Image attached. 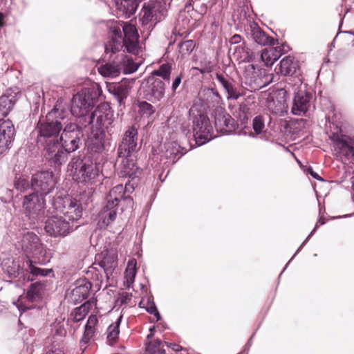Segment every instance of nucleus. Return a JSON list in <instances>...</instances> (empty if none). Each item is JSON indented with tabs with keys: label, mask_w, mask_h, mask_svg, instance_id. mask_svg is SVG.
Masks as SVG:
<instances>
[{
	"label": "nucleus",
	"mask_w": 354,
	"mask_h": 354,
	"mask_svg": "<svg viewBox=\"0 0 354 354\" xmlns=\"http://www.w3.org/2000/svg\"><path fill=\"white\" fill-rule=\"evenodd\" d=\"M101 93L98 84L82 88L72 98L71 113L80 118V122L84 120V127L93 124L96 129H105L111 134L114 118L113 111L108 103L100 104L93 112L88 113L89 109L93 106Z\"/></svg>",
	"instance_id": "f257e3e1"
},
{
	"label": "nucleus",
	"mask_w": 354,
	"mask_h": 354,
	"mask_svg": "<svg viewBox=\"0 0 354 354\" xmlns=\"http://www.w3.org/2000/svg\"><path fill=\"white\" fill-rule=\"evenodd\" d=\"M68 111L58 103L44 118L39 120L37 124L38 141L45 146L46 158L55 167L62 165L68 158L60 148L58 139L61 130L68 121Z\"/></svg>",
	"instance_id": "f03ea898"
},
{
	"label": "nucleus",
	"mask_w": 354,
	"mask_h": 354,
	"mask_svg": "<svg viewBox=\"0 0 354 354\" xmlns=\"http://www.w3.org/2000/svg\"><path fill=\"white\" fill-rule=\"evenodd\" d=\"M113 35L105 45L106 54H113L120 52L124 46L127 50L133 55H139L142 48L139 44V35L136 26L129 23H124L122 30L120 27L114 28Z\"/></svg>",
	"instance_id": "7ed1b4c3"
},
{
	"label": "nucleus",
	"mask_w": 354,
	"mask_h": 354,
	"mask_svg": "<svg viewBox=\"0 0 354 354\" xmlns=\"http://www.w3.org/2000/svg\"><path fill=\"white\" fill-rule=\"evenodd\" d=\"M17 242L26 256L35 259L38 263H45L46 250L39 236L30 231H22L17 236Z\"/></svg>",
	"instance_id": "20e7f679"
},
{
	"label": "nucleus",
	"mask_w": 354,
	"mask_h": 354,
	"mask_svg": "<svg viewBox=\"0 0 354 354\" xmlns=\"http://www.w3.org/2000/svg\"><path fill=\"white\" fill-rule=\"evenodd\" d=\"M68 169L72 172L73 178L81 183H86L95 178L98 174L96 165L87 158H73L68 165Z\"/></svg>",
	"instance_id": "39448f33"
},
{
	"label": "nucleus",
	"mask_w": 354,
	"mask_h": 354,
	"mask_svg": "<svg viewBox=\"0 0 354 354\" xmlns=\"http://www.w3.org/2000/svg\"><path fill=\"white\" fill-rule=\"evenodd\" d=\"M45 200L42 194L32 193L24 197L22 207L30 223H35L44 216Z\"/></svg>",
	"instance_id": "423d86ee"
},
{
	"label": "nucleus",
	"mask_w": 354,
	"mask_h": 354,
	"mask_svg": "<svg viewBox=\"0 0 354 354\" xmlns=\"http://www.w3.org/2000/svg\"><path fill=\"white\" fill-rule=\"evenodd\" d=\"M55 210L73 224L82 215V203L71 197H57L53 203Z\"/></svg>",
	"instance_id": "0eeeda50"
},
{
	"label": "nucleus",
	"mask_w": 354,
	"mask_h": 354,
	"mask_svg": "<svg viewBox=\"0 0 354 354\" xmlns=\"http://www.w3.org/2000/svg\"><path fill=\"white\" fill-rule=\"evenodd\" d=\"M80 130L74 122H66L63 131L59 136L60 148L66 153L75 151L79 148Z\"/></svg>",
	"instance_id": "6e6552de"
},
{
	"label": "nucleus",
	"mask_w": 354,
	"mask_h": 354,
	"mask_svg": "<svg viewBox=\"0 0 354 354\" xmlns=\"http://www.w3.org/2000/svg\"><path fill=\"white\" fill-rule=\"evenodd\" d=\"M165 10L160 2L145 3L141 10L140 21L145 30L151 31L157 22L165 17Z\"/></svg>",
	"instance_id": "1a4fd4ad"
},
{
	"label": "nucleus",
	"mask_w": 354,
	"mask_h": 354,
	"mask_svg": "<svg viewBox=\"0 0 354 354\" xmlns=\"http://www.w3.org/2000/svg\"><path fill=\"white\" fill-rule=\"evenodd\" d=\"M192 123L193 135L198 145H203L215 137L209 119L205 114L194 115Z\"/></svg>",
	"instance_id": "9d476101"
},
{
	"label": "nucleus",
	"mask_w": 354,
	"mask_h": 354,
	"mask_svg": "<svg viewBox=\"0 0 354 354\" xmlns=\"http://www.w3.org/2000/svg\"><path fill=\"white\" fill-rule=\"evenodd\" d=\"M44 228L46 233L51 236L64 237L72 232L76 227H74L71 222L56 212L55 214L47 219Z\"/></svg>",
	"instance_id": "9b49d317"
},
{
	"label": "nucleus",
	"mask_w": 354,
	"mask_h": 354,
	"mask_svg": "<svg viewBox=\"0 0 354 354\" xmlns=\"http://www.w3.org/2000/svg\"><path fill=\"white\" fill-rule=\"evenodd\" d=\"M56 180L52 171L38 172L32 176L31 187L42 195L50 193L55 187Z\"/></svg>",
	"instance_id": "f8f14e48"
},
{
	"label": "nucleus",
	"mask_w": 354,
	"mask_h": 354,
	"mask_svg": "<svg viewBox=\"0 0 354 354\" xmlns=\"http://www.w3.org/2000/svg\"><path fill=\"white\" fill-rule=\"evenodd\" d=\"M299 86L295 88V97L292 101L291 112L295 115H304L310 106L311 94L305 90L300 80H298Z\"/></svg>",
	"instance_id": "ddd939ff"
},
{
	"label": "nucleus",
	"mask_w": 354,
	"mask_h": 354,
	"mask_svg": "<svg viewBox=\"0 0 354 354\" xmlns=\"http://www.w3.org/2000/svg\"><path fill=\"white\" fill-rule=\"evenodd\" d=\"M15 129L12 122L8 120H0V155L6 153L15 140Z\"/></svg>",
	"instance_id": "4468645a"
},
{
	"label": "nucleus",
	"mask_w": 354,
	"mask_h": 354,
	"mask_svg": "<svg viewBox=\"0 0 354 354\" xmlns=\"http://www.w3.org/2000/svg\"><path fill=\"white\" fill-rule=\"evenodd\" d=\"M138 140V131L134 127L127 130L118 149V157L129 156L136 151Z\"/></svg>",
	"instance_id": "2eb2a0df"
},
{
	"label": "nucleus",
	"mask_w": 354,
	"mask_h": 354,
	"mask_svg": "<svg viewBox=\"0 0 354 354\" xmlns=\"http://www.w3.org/2000/svg\"><path fill=\"white\" fill-rule=\"evenodd\" d=\"M215 128L218 132L228 134L234 131L236 122L222 108H217L214 116Z\"/></svg>",
	"instance_id": "dca6fc26"
},
{
	"label": "nucleus",
	"mask_w": 354,
	"mask_h": 354,
	"mask_svg": "<svg viewBox=\"0 0 354 354\" xmlns=\"http://www.w3.org/2000/svg\"><path fill=\"white\" fill-rule=\"evenodd\" d=\"M97 259L99 261L98 265L104 270L106 278L109 279L118 265L117 252L113 249L106 250L98 255Z\"/></svg>",
	"instance_id": "f3484780"
},
{
	"label": "nucleus",
	"mask_w": 354,
	"mask_h": 354,
	"mask_svg": "<svg viewBox=\"0 0 354 354\" xmlns=\"http://www.w3.org/2000/svg\"><path fill=\"white\" fill-rule=\"evenodd\" d=\"M134 82V79H123L120 82L109 85V91L114 95L121 105L129 95Z\"/></svg>",
	"instance_id": "a211bd4d"
},
{
	"label": "nucleus",
	"mask_w": 354,
	"mask_h": 354,
	"mask_svg": "<svg viewBox=\"0 0 354 354\" xmlns=\"http://www.w3.org/2000/svg\"><path fill=\"white\" fill-rule=\"evenodd\" d=\"M336 148L347 157H354V138L347 136L333 135L331 137Z\"/></svg>",
	"instance_id": "6ab92c4d"
},
{
	"label": "nucleus",
	"mask_w": 354,
	"mask_h": 354,
	"mask_svg": "<svg viewBox=\"0 0 354 354\" xmlns=\"http://www.w3.org/2000/svg\"><path fill=\"white\" fill-rule=\"evenodd\" d=\"M264 74V70L257 68L255 65L252 64H248L244 71L245 78L250 85L259 88L266 85V82L262 80V77Z\"/></svg>",
	"instance_id": "aec40b11"
},
{
	"label": "nucleus",
	"mask_w": 354,
	"mask_h": 354,
	"mask_svg": "<svg viewBox=\"0 0 354 354\" xmlns=\"http://www.w3.org/2000/svg\"><path fill=\"white\" fill-rule=\"evenodd\" d=\"M126 187L127 185L124 187L122 185H118L112 188L106 197V204L117 207L121 201L130 203L131 198L125 196Z\"/></svg>",
	"instance_id": "412c9836"
},
{
	"label": "nucleus",
	"mask_w": 354,
	"mask_h": 354,
	"mask_svg": "<svg viewBox=\"0 0 354 354\" xmlns=\"http://www.w3.org/2000/svg\"><path fill=\"white\" fill-rule=\"evenodd\" d=\"M165 84L160 80H154L145 91L147 100L152 102L160 101L165 95Z\"/></svg>",
	"instance_id": "4be33fe9"
},
{
	"label": "nucleus",
	"mask_w": 354,
	"mask_h": 354,
	"mask_svg": "<svg viewBox=\"0 0 354 354\" xmlns=\"http://www.w3.org/2000/svg\"><path fill=\"white\" fill-rule=\"evenodd\" d=\"M286 51L283 45L266 48L262 51L261 59L267 66H272Z\"/></svg>",
	"instance_id": "5701e85b"
},
{
	"label": "nucleus",
	"mask_w": 354,
	"mask_h": 354,
	"mask_svg": "<svg viewBox=\"0 0 354 354\" xmlns=\"http://www.w3.org/2000/svg\"><path fill=\"white\" fill-rule=\"evenodd\" d=\"M250 28V37L255 43L261 46L274 44V39L268 36L257 24L252 23Z\"/></svg>",
	"instance_id": "b1692460"
},
{
	"label": "nucleus",
	"mask_w": 354,
	"mask_h": 354,
	"mask_svg": "<svg viewBox=\"0 0 354 354\" xmlns=\"http://www.w3.org/2000/svg\"><path fill=\"white\" fill-rule=\"evenodd\" d=\"M120 17H130L138 7L137 0H113Z\"/></svg>",
	"instance_id": "393cba45"
},
{
	"label": "nucleus",
	"mask_w": 354,
	"mask_h": 354,
	"mask_svg": "<svg viewBox=\"0 0 354 354\" xmlns=\"http://www.w3.org/2000/svg\"><path fill=\"white\" fill-rule=\"evenodd\" d=\"M91 288V283L86 280L80 281L71 291V300L74 303H80L87 298Z\"/></svg>",
	"instance_id": "a878e982"
},
{
	"label": "nucleus",
	"mask_w": 354,
	"mask_h": 354,
	"mask_svg": "<svg viewBox=\"0 0 354 354\" xmlns=\"http://www.w3.org/2000/svg\"><path fill=\"white\" fill-rule=\"evenodd\" d=\"M119 158H121V161L119 164L120 175L123 177L128 176L132 179L137 177L140 171L136 165L133 160L129 158V156Z\"/></svg>",
	"instance_id": "bb28decb"
},
{
	"label": "nucleus",
	"mask_w": 354,
	"mask_h": 354,
	"mask_svg": "<svg viewBox=\"0 0 354 354\" xmlns=\"http://www.w3.org/2000/svg\"><path fill=\"white\" fill-rule=\"evenodd\" d=\"M116 209L115 207H111L106 204L99 214L98 225L103 228L107 227L113 222L116 217Z\"/></svg>",
	"instance_id": "cd10ccee"
},
{
	"label": "nucleus",
	"mask_w": 354,
	"mask_h": 354,
	"mask_svg": "<svg viewBox=\"0 0 354 354\" xmlns=\"http://www.w3.org/2000/svg\"><path fill=\"white\" fill-rule=\"evenodd\" d=\"M97 323L98 319L96 315H91L89 316L85 326L83 337L80 341L81 346H85L93 337L97 330Z\"/></svg>",
	"instance_id": "c85d7f7f"
},
{
	"label": "nucleus",
	"mask_w": 354,
	"mask_h": 354,
	"mask_svg": "<svg viewBox=\"0 0 354 354\" xmlns=\"http://www.w3.org/2000/svg\"><path fill=\"white\" fill-rule=\"evenodd\" d=\"M98 72L105 77H115L118 76L121 71V67L119 65L118 60H114L112 63H106L98 68Z\"/></svg>",
	"instance_id": "c756f323"
},
{
	"label": "nucleus",
	"mask_w": 354,
	"mask_h": 354,
	"mask_svg": "<svg viewBox=\"0 0 354 354\" xmlns=\"http://www.w3.org/2000/svg\"><path fill=\"white\" fill-rule=\"evenodd\" d=\"M216 79L227 92L228 99L236 100L239 97L240 93L236 88H235L232 82L227 80L224 75L222 74H216Z\"/></svg>",
	"instance_id": "7c9ffc66"
},
{
	"label": "nucleus",
	"mask_w": 354,
	"mask_h": 354,
	"mask_svg": "<svg viewBox=\"0 0 354 354\" xmlns=\"http://www.w3.org/2000/svg\"><path fill=\"white\" fill-rule=\"evenodd\" d=\"M115 59L118 60L121 71L122 70L124 73H132L138 68V65L131 58L124 55L123 53L118 55Z\"/></svg>",
	"instance_id": "2f4dec72"
},
{
	"label": "nucleus",
	"mask_w": 354,
	"mask_h": 354,
	"mask_svg": "<svg viewBox=\"0 0 354 354\" xmlns=\"http://www.w3.org/2000/svg\"><path fill=\"white\" fill-rule=\"evenodd\" d=\"M297 62L291 56L284 57L280 62V73L283 75H292L295 73Z\"/></svg>",
	"instance_id": "473e14b6"
},
{
	"label": "nucleus",
	"mask_w": 354,
	"mask_h": 354,
	"mask_svg": "<svg viewBox=\"0 0 354 354\" xmlns=\"http://www.w3.org/2000/svg\"><path fill=\"white\" fill-rule=\"evenodd\" d=\"M165 156L169 162L175 163L180 157L179 145L175 142H168L165 145Z\"/></svg>",
	"instance_id": "72a5a7b5"
},
{
	"label": "nucleus",
	"mask_w": 354,
	"mask_h": 354,
	"mask_svg": "<svg viewBox=\"0 0 354 354\" xmlns=\"http://www.w3.org/2000/svg\"><path fill=\"white\" fill-rule=\"evenodd\" d=\"M137 261L135 259H131L127 263L124 272V283L127 288H130L134 282L136 275Z\"/></svg>",
	"instance_id": "f704fd0d"
},
{
	"label": "nucleus",
	"mask_w": 354,
	"mask_h": 354,
	"mask_svg": "<svg viewBox=\"0 0 354 354\" xmlns=\"http://www.w3.org/2000/svg\"><path fill=\"white\" fill-rule=\"evenodd\" d=\"M122 316L120 315L117 320L111 324L106 330V339L110 345L114 344L118 339L120 334V325Z\"/></svg>",
	"instance_id": "c9c22d12"
},
{
	"label": "nucleus",
	"mask_w": 354,
	"mask_h": 354,
	"mask_svg": "<svg viewBox=\"0 0 354 354\" xmlns=\"http://www.w3.org/2000/svg\"><path fill=\"white\" fill-rule=\"evenodd\" d=\"M15 101L14 97L7 95L0 97V117H6L12 110Z\"/></svg>",
	"instance_id": "e433bc0d"
},
{
	"label": "nucleus",
	"mask_w": 354,
	"mask_h": 354,
	"mask_svg": "<svg viewBox=\"0 0 354 354\" xmlns=\"http://www.w3.org/2000/svg\"><path fill=\"white\" fill-rule=\"evenodd\" d=\"M105 129H97L93 131L91 133V141L96 150H101L104 148V133Z\"/></svg>",
	"instance_id": "4c0bfd02"
},
{
	"label": "nucleus",
	"mask_w": 354,
	"mask_h": 354,
	"mask_svg": "<svg viewBox=\"0 0 354 354\" xmlns=\"http://www.w3.org/2000/svg\"><path fill=\"white\" fill-rule=\"evenodd\" d=\"M89 305L88 302H86L80 307L75 308L71 313L70 319L73 322H78L82 320L88 313Z\"/></svg>",
	"instance_id": "58836bf2"
},
{
	"label": "nucleus",
	"mask_w": 354,
	"mask_h": 354,
	"mask_svg": "<svg viewBox=\"0 0 354 354\" xmlns=\"http://www.w3.org/2000/svg\"><path fill=\"white\" fill-rule=\"evenodd\" d=\"M164 343L159 339L149 342L146 346V351L149 354H165L163 349Z\"/></svg>",
	"instance_id": "ea45409f"
},
{
	"label": "nucleus",
	"mask_w": 354,
	"mask_h": 354,
	"mask_svg": "<svg viewBox=\"0 0 354 354\" xmlns=\"http://www.w3.org/2000/svg\"><path fill=\"white\" fill-rule=\"evenodd\" d=\"M139 305L140 306L145 308L146 310L150 314L154 315V316L156 317L157 321L160 319V315L154 302L151 301L149 298H147V299H142L140 301Z\"/></svg>",
	"instance_id": "a19ab883"
},
{
	"label": "nucleus",
	"mask_w": 354,
	"mask_h": 354,
	"mask_svg": "<svg viewBox=\"0 0 354 354\" xmlns=\"http://www.w3.org/2000/svg\"><path fill=\"white\" fill-rule=\"evenodd\" d=\"M241 53L237 56V58L241 62H249L253 60L254 55L248 48L238 46L236 48L235 54Z\"/></svg>",
	"instance_id": "79ce46f5"
},
{
	"label": "nucleus",
	"mask_w": 354,
	"mask_h": 354,
	"mask_svg": "<svg viewBox=\"0 0 354 354\" xmlns=\"http://www.w3.org/2000/svg\"><path fill=\"white\" fill-rule=\"evenodd\" d=\"M171 67L169 64H163L158 69L153 71V75L156 76H159L163 78L164 80H169L170 74H171Z\"/></svg>",
	"instance_id": "37998d69"
},
{
	"label": "nucleus",
	"mask_w": 354,
	"mask_h": 354,
	"mask_svg": "<svg viewBox=\"0 0 354 354\" xmlns=\"http://www.w3.org/2000/svg\"><path fill=\"white\" fill-rule=\"evenodd\" d=\"M26 263L28 266V270L30 273L33 276H47L51 272V270L40 268L34 266L32 264V261L30 260L27 261Z\"/></svg>",
	"instance_id": "c03bdc74"
},
{
	"label": "nucleus",
	"mask_w": 354,
	"mask_h": 354,
	"mask_svg": "<svg viewBox=\"0 0 354 354\" xmlns=\"http://www.w3.org/2000/svg\"><path fill=\"white\" fill-rule=\"evenodd\" d=\"M15 187L20 192H25L31 187V183L24 176L17 178L15 181Z\"/></svg>",
	"instance_id": "a18cd8bd"
},
{
	"label": "nucleus",
	"mask_w": 354,
	"mask_h": 354,
	"mask_svg": "<svg viewBox=\"0 0 354 354\" xmlns=\"http://www.w3.org/2000/svg\"><path fill=\"white\" fill-rule=\"evenodd\" d=\"M264 119L263 116L258 115L253 119L252 127L256 134H260L265 128Z\"/></svg>",
	"instance_id": "49530a36"
},
{
	"label": "nucleus",
	"mask_w": 354,
	"mask_h": 354,
	"mask_svg": "<svg viewBox=\"0 0 354 354\" xmlns=\"http://www.w3.org/2000/svg\"><path fill=\"white\" fill-rule=\"evenodd\" d=\"M53 329L55 330V335L60 337H64L66 334V329L64 326V319L62 320H56L53 324Z\"/></svg>",
	"instance_id": "de8ad7c7"
},
{
	"label": "nucleus",
	"mask_w": 354,
	"mask_h": 354,
	"mask_svg": "<svg viewBox=\"0 0 354 354\" xmlns=\"http://www.w3.org/2000/svg\"><path fill=\"white\" fill-rule=\"evenodd\" d=\"M139 111L142 115H151L155 111L153 106L147 102H141L139 104Z\"/></svg>",
	"instance_id": "09e8293b"
},
{
	"label": "nucleus",
	"mask_w": 354,
	"mask_h": 354,
	"mask_svg": "<svg viewBox=\"0 0 354 354\" xmlns=\"http://www.w3.org/2000/svg\"><path fill=\"white\" fill-rule=\"evenodd\" d=\"M195 47V44L192 40H187L180 44V48L183 53H191Z\"/></svg>",
	"instance_id": "8fccbe9b"
},
{
	"label": "nucleus",
	"mask_w": 354,
	"mask_h": 354,
	"mask_svg": "<svg viewBox=\"0 0 354 354\" xmlns=\"http://www.w3.org/2000/svg\"><path fill=\"white\" fill-rule=\"evenodd\" d=\"M193 9H195L200 15H203L206 13L207 6L205 3L196 1L193 3Z\"/></svg>",
	"instance_id": "3c124183"
},
{
	"label": "nucleus",
	"mask_w": 354,
	"mask_h": 354,
	"mask_svg": "<svg viewBox=\"0 0 354 354\" xmlns=\"http://www.w3.org/2000/svg\"><path fill=\"white\" fill-rule=\"evenodd\" d=\"M182 80V75H178L174 80L173 81L171 89L173 92H175L177 88L179 86L180 84L181 83Z\"/></svg>",
	"instance_id": "603ef678"
},
{
	"label": "nucleus",
	"mask_w": 354,
	"mask_h": 354,
	"mask_svg": "<svg viewBox=\"0 0 354 354\" xmlns=\"http://www.w3.org/2000/svg\"><path fill=\"white\" fill-rule=\"evenodd\" d=\"M241 41V37L239 35H234L230 39V42L232 44H239Z\"/></svg>",
	"instance_id": "864d4df0"
},
{
	"label": "nucleus",
	"mask_w": 354,
	"mask_h": 354,
	"mask_svg": "<svg viewBox=\"0 0 354 354\" xmlns=\"http://www.w3.org/2000/svg\"><path fill=\"white\" fill-rule=\"evenodd\" d=\"M195 69L200 71V72L203 74V73H207L211 72L212 66L209 65H206L205 66H204L201 68H195Z\"/></svg>",
	"instance_id": "5fc2aeb1"
},
{
	"label": "nucleus",
	"mask_w": 354,
	"mask_h": 354,
	"mask_svg": "<svg viewBox=\"0 0 354 354\" xmlns=\"http://www.w3.org/2000/svg\"><path fill=\"white\" fill-rule=\"evenodd\" d=\"M308 173L311 175L312 177L317 180H323V179L316 173L315 172L313 169L310 168L308 169Z\"/></svg>",
	"instance_id": "6e6d98bb"
},
{
	"label": "nucleus",
	"mask_w": 354,
	"mask_h": 354,
	"mask_svg": "<svg viewBox=\"0 0 354 354\" xmlns=\"http://www.w3.org/2000/svg\"><path fill=\"white\" fill-rule=\"evenodd\" d=\"M165 344H167V346L171 347L172 348V350H174L175 351H178L181 350V346L176 344H168L167 342H165Z\"/></svg>",
	"instance_id": "4d7b16f0"
},
{
	"label": "nucleus",
	"mask_w": 354,
	"mask_h": 354,
	"mask_svg": "<svg viewBox=\"0 0 354 354\" xmlns=\"http://www.w3.org/2000/svg\"><path fill=\"white\" fill-rule=\"evenodd\" d=\"M318 227V223L316 224L315 227L313 230V231L310 232V234L308 235V236L306 239V240L303 242L301 244V246H303L309 239V238L314 234V232L316 231L317 227Z\"/></svg>",
	"instance_id": "13d9d810"
},
{
	"label": "nucleus",
	"mask_w": 354,
	"mask_h": 354,
	"mask_svg": "<svg viewBox=\"0 0 354 354\" xmlns=\"http://www.w3.org/2000/svg\"><path fill=\"white\" fill-rule=\"evenodd\" d=\"M47 354H64V353L62 351L55 350V351H50L47 353Z\"/></svg>",
	"instance_id": "bf43d9fd"
},
{
	"label": "nucleus",
	"mask_w": 354,
	"mask_h": 354,
	"mask_svg": "<svg viewBox=\"0 0 354 354\" xmlns=\"http://www.w3.org/2000/svg\"><path fill=\"white\" fill-rule=\"evenodd\" d=\"M3 15L0 13V26L3 25Z\"/></svg>",
	"instance_id": "052dcab7"
},
{
	"label": "nucleus",
	"mask_w": 354,
	"mask_h": 354,
	"mask_svg": "<svg viewBox=\"0 0 354 354\" xmlns=\"http://www.w3.org/2000/svg\"><path fill=\"white\" fill-rule=\"evenodd\" d=\"M211 94H212L214 97H215L216 98H217V99H218V98H219V96H218V93H214V92L212 91V92H211Z\"/></svg>",
	"instance_id": "680f3d73"
},
{
	"label": "nucleus",
	"mask_w": 354,
	"mask_h": 354,
	"mask_svg": "<svg viewBox=\"0 0 354 354\" xmlns=\"http://www.w3.org/2000/svg\"><path fill=\"white\" fill-rule=\"evenodd\" d=\"M150 330H151V333L147 335L148 339H149L150 337H151L153 336V333H152L153 328H151Z\"/></svg>",
	"instance_id": "e2e57ef3"
},
{
	"label": "nucleus",
	"mask_w": 354,
	"mask_h": 354,
	"mask_svg": "<svg viewBox=\"0 0 354 354\" xmlns=\"http://www.w3.org/2000/svg\"><path fill=\"white\" fill-rule=\"evenodd\" d=\"M17 274H19V272H20V268H19V266H18V268H17Z\"/></svg>",
	"instance_id": "0e129e2a"
},
{
	"label": "nucleus",
	"mask_w": 354,
	"mask_h": 354,
	"mask_svg": "<svg viewBox=\"0 0 354 354\" xmlns=\"http://www.w3.org/2000/svg\"><path fill=\"white\" fill-rule=\"evenodd\" d=\"M301 247H302V246L301 245V246H300V248H299V249H300ZM299 250H298L297 251V252H296L295 254H294V256H296V254L298 252V251H299Z\"/></svg>",
	"instance_id": "69168bd1"
},
{
	"label": "nucleus",
	"mask_w": 354,
	"mask_h": 354,
	"mask_svg": "<svg viewBox=\"0 0 354 354\" xmlns=\"http://www.w3.org/2000/svg\"><path fill=\"white\" fill-rule=\"evenodd\" d=\"M353 186H354V183H353Z\"/></svg>",
	"instance_id": "338daca9"
}]
</instances>
